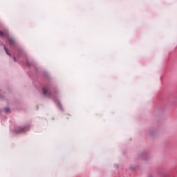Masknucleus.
<instances>
[{
  "mask_svg": "<svg viewBox=\"0 0 177 177\" xmlns=\"http://www.w3.org/2000/svg\"><path fill=\"white\" fill-rule=\"evenodd\" d=\"M43 93L45 96H50V91L48 87L43 88Z\"/></svg>",
  "mask_w": 177,
  "mask_h": 177,
  "instance_id": "nucleus-1",
  "label": "nucleus"
},
{
  "mask_svg": "<svg viewBox=\"0 0 177 177\" xmlns=\"http://www.w3.org/2000/svg\"><path fill=\"white\" fill-rule=\"evenodd\" d=\"M8 42L10 46H15L16 42L15 41V39L13 38H8Z\"/></svg>",
  "mask_w": 177,
  "mask_h": 177,
  "instance_id": "nucleus-2",
  "label": "nucleus"
},
{
  "mask_svg": "<svg viewBox=\"0 0 177 177\" xmlns=\"http://www.w3.org/2000/svg\"><path fill=\"white\" fill-rule=\"evenodd\" d=\"M0 37H6V38H8L9 37V33H8V32H2L0 30Z\"/></svg>",
  "mask_w": 177,
  "mask_h": 177,
  "instance_id": "nucleus-3",
  "label": "nucleus"
},
{
  "mask_svg": "<svg viewBox=\"0 0 177 177\" xmlns=\"http://www.w3.org/2000/svg\"><path fill=\"white\" fill-rule=\"evenodd\" d=\"M27 130L26 129V127H21L18 133H20V132H26Z\"/></svg>",
  "mask_w": 177,
  "mask_h": 177,
  "instance_id": "nucleus-4",
  "label": "nucleus"
},
{
  "mask_svg": "<svg viewBox=\"0 0 177 177\" xmlns=\"http://www.w3.org/2000/svg\"><path fill=\"white\" fill-rule=\"evenodd\" d=\"M4 50L6 53V54L8 55V56H10V53H9V50H8V48H6V46H4Z\"/></svg>",
  "mask_w": 177,
  "mask_h": 177,
  "instance_id": "nucleus-5",
  "label": "nucleus"
},
{
  "mask_svg": "<svg viewBox=\"0 0 177 177\" xmlns=\"http://www.w3.org/2000/svg\"><path fill=\"white\" fill-rule=\"evenodd\" d=\"M10 109H9V108H6L5 109V112L6 113H10Z\"/></svg>",
  "mask_w": 177,
  "mask_h": 177,
  "instance_id": "nucleus-6",
  "label": "nucleus"
},
{
  "mask_svg": "<svg viewBox=\"0 0 177 177\" xmlns=\"http://www.w3.org/2000/svg\"><path fill=\"white\" fill-rule=\"evenodd\" d=\"M14 60H15V62H16V61H17V60H16V57H14Z\"/></svg>",
  "mask_w": 177,
  "mask_h": 177,
  "instance_id": "nucleus-7",
  "label": "nucleus"
}]
</instances>
